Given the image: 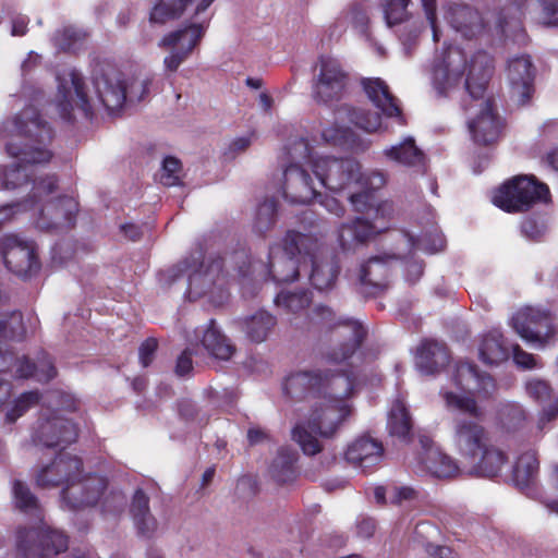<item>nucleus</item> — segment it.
<instances>
[{"label":"nucleus","instance_id":"1","mask_svg":"<svg viewBox=\"0 0 558 558\" xmlns=\"http://www.w3.org/2000/svg\"><path fill=\"white\" fill-rule=\"evenodd\" d=\"M13 133L27 142L23 147L13 142L5 144L7 153L16 160L9 167H0V189L14 190L32 181L29 198L34 206L58 187L56 175L37 177L35 173L36 165L49 162L52 157L47 145L53 138V131L48 122L41 119L38 110L28 106L2 124V138Z\"/></svg>","mask_w":558,"mask_h":558},{"label":"nucleus","instance_id":"2","mask_svg":"<svg viewBox=\"0 0 558 558\" xmlns=\"http://www.w3.org/2000/svg\"><path fill=\"white\" fill-rule=\"evenodd\" d=\"M283 390L296 400L307 396L320 399L311 413L308 427L323 438H331L351 413L347 398L353 390V380L344 373L335 374L327 368L298 372L287 377Z\"/></svg>","mask_w":558,"mask_h":558},{"label":"nucleus","instance_id":"3","mask_svg":"<svg viewBox=\"0 0 558 558\" xmlns=\"http://www.w3.org/2000/svg\"><path fill=\"white\" fill-rule=\"evenodd\" d=\"M82 460L78 456H56L53 461L37 474L41 487L65 483L62 500L76 509L101 502L105 511H114L124 505V496L118 490L107 493V480L96 473L82 474Z\"/></svg>","mask_w":558,"mask_h":558},{"label":"nucleus","instance_id":"4","mask_svg":"<svg viewBox=\"0 0 558 558\" xmlns=\"http://www.w3.org/2000/svg\"><path fill=\"white\" fill-rule=\"evenodd\" d=\"M466 56L457 47L445 50L433 68L432 85L439 97H449L463 84L464 94L472 101L482 100L493 73V60L486 52H477L471 60L468 76Z\"/></svg>","mask_w":558,"mask_h":558},{"label":"nucleus","instance_id":"5","mask_svg":"<svg viewBox=\"0 0 558 558\" xmlns=\"http://www.w3.org/2000/svg\"><path fill=\"white\" fill-rule=\"evenodd\" d=\"M48 403L56 407V409L49 414L43 413L40 415L34 427L32 439L38 447L53 449L61 453L77 440L78 429L72 421L59 415L58 411H75L76 401L69 393L54 391L49 395Z\"/></svg>","mask_w":558,"mask_h":558},{"label":"nucleus","instance_id":"6","mask_svg":"<svg viewBox=\"0 0 558 558\" xmlns=\"http://www.w3.org/2000/svg\"><path fill=\"white\" fill-rule=\"evenodd\" d=\"M505 456H411L409 461L413 472L438 478L453 477L461 474L475 476H495Z\"/></svg>","mask_w":558,"mask_h":558},{"label":"nucleus","instance_id":"7","mask_svg":"<svg viewBox=\"0 0 558 558\" xmlns=\"http://www.w3.org/2000/svg\"><path fill=\"white\" fill-rule=\"evenodd\" d=\"M225 259L221 257L209 258L206 263L203 260L202 252H196L190 257L174 266L170 270V276L174 281L183 272L189 274V293L195 298L206 294H214L215 289L220 292L221 299L227 298L223 289Z\"/></svg>","mask_w":558,"mask_h":558},{"label":"nucleus","instance_id":"8","mask_svg":"<svg viewBox=\"0 0 558 558\" xmlns=\"http://www.w3.org/2000/svg\"><path fill=\"white\" fill-rule=\"evenodd\" d=\"M317 248V238L295 231H288L283 247L270 246L268 271L272 280L279 283L294 281L299 276V257Z\"/></svg>","mask_w":558,"mask_h":558},{"label":"nucleus","instance_id":"9","mask_svg":"<svg viewBox=\"0 0 558 558\" xmlns=\"http://www.w3.org/2000/svg\"><path fill=\"white\" fill-rule=\"evenodd\" d=\"M311 319L326 325L335 330L337 337L345 339L339 347L333 348L327 353V360L332 363H341L351 357L366 336V330L360 322L337 317L335 312L327 305H315L312 310Z\"/></svg>","mask_w":558,"mask_h":558},{"label":"nucleus","instance_id":"10","mask_svg":"<svg viewBox=\"0 0 558 558\" xmlns=\"http://www.w3.org/2000/svg\"><path fill=\"white\" fill-rule=\"evenodd\" d=\"M345 123L354 124L365 132L372 133L380 128L381 117L377 112L355 109L347 104H342L335 110L333 125L323 130V138L333 145L343 146L351 144L354 141V133Z\"/></svg>","mask_w":558,"mask_h":558},{"label":"nucleus","instance_id":"11","mask_svg":"<svg viewBox=\"0 0 558 558\" xmlns=\"http://www.w3.org/2000/svg\"><path fill=\"white\" fill-rule=\"evenodd\" d=\"M548 194L547 185L522 175L505 183L494 195L493 203L506 211H524L535 202L545 201Z\"/></svg>","mask_w":558,"mask_h":558},{"label":"nucleus","instance_id":"12","mask_svg":"<svg viewBox=\"0 0 558 558\" xmlns=\"http://www.w3.org/2000/svg\"><path fill=\"white\" fill-rule=\"evenodd\" d=\"M16 547L19 558H52L68 548V538L43 523L37 529L20 530Z\"/></svg>","mask_w":558,"mask_h":558},{"label":"nucleus","instance_id":"13","mask_svg":"<svg viewBox=\"0 0 558 558\" xmlns=\"http://www.w3.org/2000/svg\"><path fill=\"white\" fill-rule=\"evenodd\" d=\"M313 172L322 186L339 192L355 186L361 179V165L352 158L317 157Z\"/></svg>","mask_w":558,"mask_h":558},{"label":"nucleus","instance_id":"14","mask_svg":"<svg viewBox=\"0 0 558 558\" xmlns=\"http://www.w3.org/2000/svg\"><path fill=\"white\" fill-rule=\"evenodd\" d=\"M207 27L208 22L191 23L162 37L158 46L169 50V54L163 59L167 71L175 72L187 60L194 48L201 43Z\"/></svg>","mask_w":558,"mask_h":558},{"label":"nucleus","instance_id":"15","mask_svg":"<svg viewBox=\"0 0 558 558\" xmlns=\"http://www.w3.org/2000/svg\"><path fill=\"white\" fill-rule=\"evenodd\" d=\"M511 324L523 340L538 349L549 344L556 335L551 314L531 306L518 311L512 317Z\"/></svg>","mask_w":558,"mask_h":558},{"label":"nucleus","instance_id":"16","mask_svg":"<svg viewBox=\"0 0 558 558\" xmlns=\"http://www.w3.org/2000/svg\"><path fill=\"white\" fill-rule=\"evenodd\" d=\"M0 254L7 268L19 277H31L39 270L34 242L17 234L0 238Z\"/></svg>","mask_w":558,"mask_h":558},{"label":"nucleus","instance_id":"17","mask_svg":"<svg viewBox=\"0 0 558 558\" xmlns=\"http://www.w3.org/2000/svg\"><path fill=\"white\" fill-rule=\"evenodd\" d=\"M57 80L59 82L57 108L60 117L65 121H72L74 107L82 110L86 118L92 117L95 100L85 92L82 75L72 70L63 77L58 76Z\"/></svg>","mask_w":558,"mask_h":558},{"label":"nucleus","instance_id":"18","mask_svg":"<svg viewBox=\"0 0 558 558\" xmlns=\"http://www.w3.org/2000/svg\"><path fill=\"white\" fill-rule=\"evenodd\" d=\"M319 72L313 82V98L319 104L339 100L348 84V73L340 61L329 56H322Z\"/></svg>","mask_w":558,"mask_h":558},{"label":"nucleus","instance_id":"19","mask_svg":"<svg viewBox=\"0 0 558 558\" xmlns=\"http://www.w3.org/2000/svg\"><path fill=\"white\" fill-rule=\"evenodd\" d=\"M93 86L96 100L110 112L121 109L126 101V82L112 65H101L94 70Z\"/></svg>","mask_w":558,"mask_h":558},{"label":"nucleus","instance_id":"20","mask_svg":"<svg viewBox=\"0 0 558 558\" xmlns=\"http://www.w3.org/2000/svg\"><path fill=\"white\" fill-rule=\"evenodd\" d=\"M535 69L531 57L517 56L508 61L507 78L510 86V95L518 106H524L531 99L534 92Z\"/></svg>","mask_w":558,"mask_h":558},{"label":"nucleus","instance_id":"21","mask_svg":"<svg viewBox=\"0 0 558 558\" xmlns=\"http://www.w3.org/2000/svg\"><path fill=\"white\" fill-rule=\"evenodd\" d=\"M77 211L78 205L73 197L60 196L47 201L39 209L36 227L45 231L69 229L74 226Z\"/></svg>","mask_w":558,"mask_h":558},{"label":"nucleus","instance_id":"22","mask_svg":"<svg viewBox=\"0 0 558 558\" xmlns=\"http://www.w3.org/2000/svg\"><path fill=\"white\" fill-rule=\"evenodd\" d=\"M312 265L310 280L319 291L332 289L340 272L337 255L317 240V248L313 253H305Z\"/></svg>","mask_w":558,"mask_h":558},{"label":"nucleus","instance_id":"23","mask_svg":"<svg viewBox=\"0 0 558 558\" xmlns=\"http://www.w3.org/2000/svg\"><path fill=\"white\" fill-rule=\"evenodd\" d=\"M282 192L291 204H307L318 195L310 173L299 165L284 168Z\"/></svg>","mask_w":558,"mask_h":558},{"label":"nucleus","instance_id":"24","mask_svg":"<svg viewBox=\"0 0 558 558\" xmlns=\"http://www.w3.org/2000/svg\"><path fill=\"white\" fill-rule=\"evenodd\" d=\"M481 105V112L469 122V130L476 144L486 146L499 140L504 123L493 108L490 100H486Z\"/></svg>","mask_w":558,"mask_h":558},{"label":"nucleus","instance_id":"25","mask_svg":"<svg viewBox=\"0 0 558 558\" xmlns=\"http://www.w3.org/2000/svg\"><path fill=\"white\" fill-rule=\"evenodd\" d=\"M451 359L447 344L434 339H425L416 348L415 366L425 375H436L449 364Z\"/></svg>","mask_w":558,"mask_h":558},{"label":"nucleus","instance_id":"26","mask_svg":"<svg viewBox=\"0 0 558 558\" xmlns=\"http://www.w3.org/2000/svg\"><path fill=\"white\" fill-rule=\"evenodd\" d=\"M195 342L201 343L207 353L218 360L228 361L235 353V345L221 331L215 319L194 331Z\"/></svg>","mask_w":558,"mask_h":558},{"label":"nucleus","instance_id":"27","mask_svg":"<svg viewBox=\"0 0 558 558\" xmlns=\"http://www.w3.org/2000/svg\"><path fill=\"white\" fill-rule=\"evenodd\" d=\"M389 268L383 257H371L359 269L357 280L360 292L366 296H375L389 287Z\"/></svg>","mask_w":558,"mask_h":558},{"label":"nucleus","instance_id":"28","mask_svg":"<svg viewBox=\"0 0 558 558\" xmlns=\"http://www.w3.org/2000/svg\"><path fill=\"white\" fill-rule=\"evenodd\" d=\"M452 380L458 389L471 395H489L495 388L493 378L481 373L477 366L470 362L461 361L456 364Z\"/></svg>","mask_w":558,"mask_h":558},{"label":"nucleus","instance_id":"29","mask_svg":"<svg viewBox=\"0 0 558 558\" xmlns=\"http://www.w3.org/2000/svg\"><path fill=\"white\" fill-rule=\"evenodd\" d=\"M456 441L465 453H494L485 429L471 421H459L456 427Z\"/></svg>","mask_w":558,"mask_h":558},{"label":"nucleus","instance_id":"30","mask_svg":"<svg viewBox=\"0 0 558 558\" xmlns=\"http://www.w3.org/2000/svg\"><path fill=\"white\" fill-rule=\"evenodd\" d=\"M363 89L374 106L389 118H398L403 122L401 109L398 99L391 94L389 86L379 77L363 78L361 82Z\"/></svg>","mask_w":558,"mask_h":558},{"label":"nucleus","instance_id":"31","mask_svg":"<svg viewBox=\"0 0 558 558\" xmlns=\"http://www.w3.org/2000/svg\"><path fill=\"white\" fill-rule=\"evenodd\" d=\"M510 456H505L504 461L500 464L499 471L495 474L497 475L505 462L511 464V478L517 487L520 489H531V486L534 484L537 473L539 462L536 456H511V460H509Z\"/></svg>","mask_w":558,"mask_h":558},{"label":"nucleus","instance_id":"32","mask_svg":"<svg viewBox=\"0 0 558 558\" xmlns=\"http://www.w3.org/2000/svg\"><path fill=\"white\" fill-rule=\"evenodd\" d=\"M375 234V228L363 218L343 222L338 229V243L343 252L354 250Z\"/></svg>","mask_w":558,"mask_h":558},{"label":"nucleus","instance_id":"33","mask_svg":"<svg viewBox=\"0 0 558 558\" xmlns=\"http://www.w3.org/2000/svg\"><path fill=\"white\" fill-rule=\"evenodd\" d=\"M236 327L242 330L246 338L252 342L260 343L265 341L277 325V318L267 311H257L256 313L234 322Z\"/></svg>","mask_w":558,"mask_h":558},{"label":"nucleus","instance_id":"34","mask_svg":"<svg viewBox=\"0 0 558 558\" xmlns=\"http://www.w3.org/2000/svg\"><path fill=\"white\" fill-rule=\"evenodd\" d=\"M447 19L451 27L468 39L473 38L483 29L480 13L468 5H456L451 8Z\"/></svg>","mask_w":558,"mask_h":558},{"label":"nucleus","instance_id":"35","mask_svg":"<svg viewBox=\"0 0 558 558\" xmlns=\"http://www.w3.org/2000/svg\"><path fill=\"white\" fill-rule=\"evenodd\" d=\"M131 514L138 534L149 537L157 530V521L149 511V499L142 489L133 496Z\"/></svg>","mask_w":558,"mask_h":558},{"label":"nucleus","instance_id":"36","mask_svg":"<svg viewBox=\"0 0 558 558\" xmlns=\"http://www.w3.org/2000/svg\"><path fill=\"white\" fill-rule=\"evenodd\" d=\"M383 155L391 161L404 167L424 166V153L415 145L413 137H408L398 145H393L383 150Z\"/></svg>","mask_w":558,"mask_h":558},{"label":"nucleus","instance_id":"37","mask_svg":"<svg viewBox=\"0 0 558 558\" xmlns=\"http://www.w3.org/2000/svg\"><path fill=\"white\" fill-rule=\"evenodd\" d=\"M16 373L20 377H35L40 383H47L57 376V369L48 353L40 352L36 362L23 357L19 362Z\"/></svg>","mask_w":558,"mask_h":558},{"label":"nucleus","instance_id":"38","mask_svg":"<svg viewBox=\"0 0 558 558\" xmlns=\"http://www.w3.org/2000/svg\"><path fill=\"white\" fill-rule=\"evenodd\" d=\"M509 357V347L502 335L494 331L486 335L480 345V359L487 365H497Z\"/></svg>","mask_w":558,"mask_h":558},{"label":"nucleus","instance_id":"39","mask_svg":"<svg viewBox=\"0 0 558 558\" xmlns=\"http://www.w3.org/2000/svg\"><path fill=\"white\" fill-rule=\"evenodd\" d=\"M388 427L390 435L397 436L403 441H408L411 436L412 422L405 404L401 400H396L390 409Z\"/></svg>","mask_w":558,"mask_h":558},{"label":"nucleus","instance_id":"40","mask_svg":"<svg viewBox=\"0 0 558 558\" xmlns=\"http://www.w3.org/2000/svg\"><path fill=\"white\" fill-rule=\"evenodd\" d=\"M193 0H159L149 14V25L165 24L179 19Z\"/></svg>","mask_w":558,"mask_h":558},{"label":"nucleus","instance_id":"41","mask_svg":"<svg viewBox=\"0 0 558 558\" xmlns=\"http://www.w3.org/2000/svg\"><path fill=\"white\" fill-rule=\"evenodd\" d=\"M286 161L289 165L307 163L313 169V162L317 159L312 154V147L304 137H295L291 140L284 147Z\"/></svg>","mask_w":558,"mask_h":558},{"label":"nucleus","instance_id":"42","mask_svg":"<svg viewBox=\"0 0 558 558\" xmlns=\"http://www.w3.org/2000/svg\"><path fill=\"white\" fill-rule=\"evenodd\" d=\"M277 221V203L272 198H267L260 203L256 209L253 230L265 236L270 231Z\"/></svg>","mask_w":558,"mask_h":558},{"label":"nucleus","instance_id":"43","mask_svg":"<svg viewBox=\"0 0 558 558\" xmlns=\"http://www.w3.org/2000/svg\"><path fill=\"white\" fill-rule=\"evenodd\" d=\"M13 497L15 506L25 513H31L37 518L40 515V508L36 497L31 493L27 486L20 481L13 483Z\"/></svg>","mask_w":558,"mask_h":558},{"label":"nucleus","instance_id":"44","mask_svg":"<svg viewBox=\"0 0 558 558\" xmlns=\"http://www.w3.org/2000/svg\"><path fill=\"white\" fill-rule=\"evenodd\" d=\"M291 439L300 446L303 453H320L325 449L319 439L302 424L292 428Z\"/></svg>","mask_w":558,"mask_h":558},{"label":"nucleus","instance_id":"45","mask_svg":"<svg viewBox=\"0 0 558 558\" xmlns=\"http://www.w3.org/2000/svg\"><path fill=\"white\" fill-rule=\"evenodd\" d=\"M294 456H276L269 466L270 476L278 483H287L294 478Z\"/></svg>","mask_w":558,"mask_h":558},{"label":"nucleus","instance_id":"46","mask_svg":"<svg viewBox=\"0 0 558 558\" xmlns=\"http://www.w3.org/2000/svg\"><path fill=\"white\" fill-rule=\"evenodd\" d=\"M311 301V293L306 290L296 292H281L275 299V302L278 306H283L292 313H298L305 310L310 305Z\"/></svg>","mask_w":558,"mask_h":558},{"label":"nucleus","instance_id":"47","mask_svg":"<svg viewBox=\"0 0 558 558\" xmlns=\"http://www.w3.org/2000/svg\"><path fill=\"white\" fill-rule=\"evenodd\" d=\"M542 7L543 23L548 26H558V0H522L521 10L530 12L533 7Z\"/></svg>","mask_w":558,"mask_h":558},{"label":"nucleus","instance_id":"48","mask_svg":"<svg viewBox=\"0 0 558 558\" xmlns=\"http://www.w3.org/2000/svg\"><path fill=\"white\" fill-rule=\"evenodd\" d=\"M40 401V393L38 391H27L22 393L15 401L14 407L7 412L5 420L8 423H14L22 416L29 408L38 404Z\"/></svg>","mask_w":558,"mask_h":558},{"label":"nucleus","instance_id":"49","mask_svg":"<svg viewBox=\"0 0 558 558\" xmlns=\"http://www.w3.org/2000/svg\"><path fill=\"white\" fill-rule=\"evenodd\" d=\"M40 401V393L38 391H27L22 393L15 401L14 407L7 412L5 420L8 423H14L22 416L29 408L38 404Z\"/></svg>","mask_w":558,"mask_h":558},{"label":"nucleus","instance_id":"50","mask_svg":"<svg viewBox=\"0 0 558 558\" xmlns=\"http://www.w3.org/2000/svg\"><path fill=\"white\" fill-rule=\"evenodd\" d=\"M410 241L412 245L418 250H423L429 253L438 252L444 246V239L437 232V229H433L430 231L422 232L416 238L410 236Z\"/></svg>","mask_w":558,"mask_h":558},{"label":"nucleus","instance_id":"51","mask_svg":"<svg viewBox=\"0 0 558 558\" xmlns=\"http://www.w3.org/2000/svg\"><path fill=\"white\" fill-rule=\"evenodd\" d=\"M383 444L369 434L357 437L348 446L345 453H384Z\"/></svg>","mask_w":558,"mask_h":558},{"label":"nucleus","instance_id":"52","mask_svg":"<svg viewBox=\"0 0 558 558\" xmlns=\"http://www.w3.org/2000/svg\"><path fill=\"white\" fill-rule=\"evenodd\" d=\"M0 320L3 322L4 325V329L0 331V336L19 341L24 339L26 330L20 312H12L8 319L0 318Z\"/></svg>","mask_w":558,"mask_h":558},{"label":"nucleus","instance_id":"53","mask_svg":"<svg viewBox=\"0 0 558 558\" xmlns=\"http://www.w3.org/2000/svg\"><path fill=\"white\" fill-rule=\"evenodd\" d=\"M409 3L410 0H386L384 12L388 26L399 24L407 19Z\"/></svg>","mask_w":558,"mask_h":558},{"label":"nucleus","instance_id":"54","mask_svg":"<svg viewBox=\"0 0 558 558\" xmlns=\"http://www.w3.org/2000/svg\"><path fill=\"white\" fill-rule=\"evenodd\" d=\"M181 171L182 165L178 158L171 156L165 158L162 162L160 182L166 186L179 184Z\"/></svg>","mask_w":558,"mask_h":558},{"label":"nucleus","instance_id":"55","mask_svg":"<svg viewBox=\"0 0 558 558\" xmlns=\"http://www.w3.org/2000/svg\"><path fill=\"white\" fill-rule=\"evenodd\" d=\"M383 456H343L348 464L362 474L373 473L378 469Z\"/></svg>","mask_w":558,"mask_h":558},{"label":"nucleus","instance_id":"56","mask_svg":"<svg viewBox=\"0 0 558 558\" xmlns=\"http://www.w3.org/2000/svg\"><path fill=\"white\" fill-rule=\"evenodd\" d=\"M387 175L381 170H369L367 172L361 171V179L356 181L355 186L367 192L377 191L385 186Z\"/></svg>","mask_w":558,"mask_h":558},{"label":"nucleus","instance_id":"57","mask_svg":"<svg viewBox=\"0 0 558 558\" xmlns=\"http://www.w3.org/2000/svg\"><path fill=\"white\" fill-rule=\"evenodd\" d=\"M85 37V34L73 27H66L56 34L54 45L61 50H71L76 48V44Z\"/></svg>","mask_w":558,"mask_h":558},{"label":"nucleus","instance_id":"58","mask_svg":"<svg viewBox=\"0 0 558 558\" xmlns=\"http://www.w3.org/2000/svg\"><path fill=\"white\" fill-rule=\"evenodd\" d=\"M444 398L449 408L470 413L474 416L478 415L476 402L474 401L473 398L460 397L454 395L453 392H446L444 395Z\"/></svg>","mask_w":558,"mask_h":558},{"label":"nucleus","instance_id":"59","mask_svg":"<svg viewBox=\"0 0 558 558\" xmlns=\"http://www.w3.org/2000/svg\"><path fill=\"white\" fill-rule=\"evenodd\" d=\"M151 80L145 78H133L130 83H126V99L130 101H141L149 93V86Z\"/></svg>","mask_w":558,"mask_h":558},{"label":"nucleus","instance_id":"60","mask_svg":"<svg viewBox=\"0 0 558 558\" xmlns=\"http://www.w3.org/2000/svg\"><path fill=\"white\" fill-rule=\"evenodd\" d=\"M546 230V223L542 218L527 217L521 223L522 233L533 241L539 240Z\"/></svg>","mask_w":558,"mask_h":558},{"label":"nucleus","instance_id":"61","mask_svg":"<svg viewBox=\"0 0 558 558\" xmlns=\"http://www.w3.org/2000/svg\"><path fill=\"white\" fill-rule=\"evenodd\" d=\"M526 391L531 398L544 402L550 398L551 388L548 383L541 379H533L526 384Z\"/></svg>","mask_w":558,"mask_h":558},{"label":"nucleus","instance_id":"62","mask_svg":"<svg viewBox=\"0 0 558 558\" xmlns=\"http://www.w3.org/2000/svg\"><path fill=\"white\" fill-rule=\"evenodd\" d=\"M417 493L410 486H392L389 490V501L402 505L416 499Z\"/></svg>","mask_w":558,"mask_h":558},{"label":"nucleus","instance_id":"63","mask_svg":"<svg viewBox=\"0 0 558 558\" xmlns=\"http://www.w3.org/2000/svg\"><path fill=\"white\" fill-rule=\"evenodd\" d=\"M421 28L415 25L405 26L400 34V40L402 43L405 54L410 56L412 50L415 48Z\"/></svg>","mask_w":558,"mask_h":558},{"label":"nucleus","instance_id":"64","mask_svg":"<svg viewBox=\"0 0 558 558\" xmlns=\"http://www.w3.org/2000/svg\"><path fill=\"white\" fill-rule=\"evenodd\" d=\"M193 350L186 348L177 359L174 373L179 377L189 375L193 371Z\"/></svg>","mask_w":558,"mask_h":558}]
</instances>
